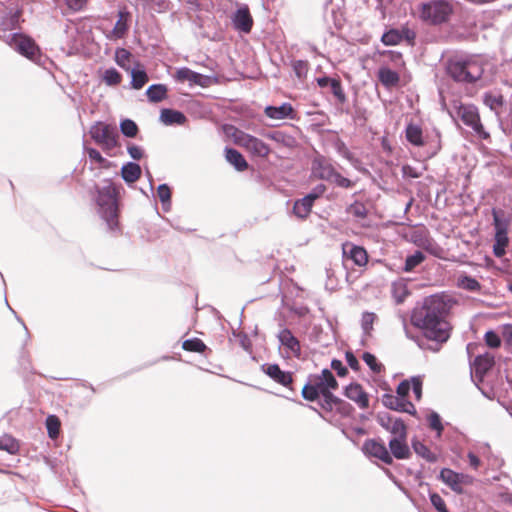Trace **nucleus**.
I'll use <instances>...</instances> for the list:
<instances>
[{"label":"nucleus","instance_id":"obj_1","mask_svg":"<svg viewBox=\"0 0 512 512\" xmlns=\"http://www.w3.org/2000/svg\"><path fill=\"white\" fill-rule=\"evenodd\" d=\"M449 306L438 296L431 295L416 307L411 315L412 324L421 330V335L407 336L423 350L438 352L450 338L451 325L447 320Z\"/></svg>","mask_w":512,"mask_h":512},{"label":"nucleus","instance_id":"obj_2","mask_svg":"<svg viewBox=\"0 0 512 512\" xmlns=\"http://www.w3.org/2000/svg\"><path fill=\"white\" fill-rule=\"evenodd\" d=\"M338 388V382L329 369L321 373L310 375L308 382L302 389V396L308 401L319 399V404L326 414L335 413L340 417L351 415L353 408L346 401L333 395L332 391Z\"/></svg>","mask_w":512,"mask_h":512},{"label":"nucleus","instance_id":"obj_3","mask_svg":"<svg viewBox=\"0 0 512 512\" xmlns=\"http://www.w3.org/2000/svg\"><path fill=\"white\" fill-rule=\"evenodd\" d=\"M485 65L481 55H459L450 59L447 70L457 82L475 83L481 79Z\"/></svg>","mask_w":512,"mask_h":512},{"label":"nucleus","instance_id":"obj_4","mask_svg":"<svg viewBox=\"0 0 512 512\" xmlns=\"http://www.w3.org/2000/svg\"><path fill=\"white\" fill-rule=\"evenodd\" d=\"M119 191L120 186H117L111 180H105L103 186L98 189L97 204L99 206V212L107 223L110 231H116L119 228Z\"/></svg>","mask_w":512,"mask_h":512},{"label":"nucleus","instance_id":"obj_5","mask_svg":"<svg viewBox=\"0 0 512 512\" xmlns=\"http://www.w3.org/2000/svg\"><path fill=\"white\" fill-rule=\"evenodd\" d=\"M310 177L333 183L344 189H350L355 186V181L341 175L334 167L332 160L321 154H317L312 159Z\"/></svg>","mask_w":512,"mask_h":512},{"label":"nucleus","instance_id":"obj_6","mask_svg":"<svg viewBox=\"0 0 512 512\" xmlns=\"http://www.w3.org/2000/svg\"><path fill=\"white\" fill-rule=\"evenodd\" d=\"M453 12L454 7L450 0H430L418 6L420 20L434 26L447 23Z\"/></svg>","mask_w":512,"mask_h":512},{"label":"nucleus","instance_id":"obj_7","mask_svg":"<svg viewBox=\"0 0 512 512\" xmlns=\"http://www.w3.org/2000/svg\"><path fill=\"white\" fill-rule=\"evenodd\" d=\"M89 134L93 141L99 145L106 153L114 149L118 144L117 130L113 125L100 121L96 122L91 126Z\"/></svg>","mask_w":512,"mask_h":512},{"label":"nucleus","instance_id":"obj_8","mask_svg":"<svg viewBox=\"0 0 512 512\" xmlns=\"http://www.w3.org/2000/svg\"><path fill=\"white\" fill-rule=\"evenodd\" d=\"M7 44L26 58L36 61L40 58V48L35 41L22 33H9L6 37Z\"/></svg>","mask_w":512,"mask_h":512},{"label":"nucleus","instance_id":"obj_9","mask_svg":"<svg viewBox=\"0 0 512 512\" xmlns=\"http://www.w3.org/2000/svg\"><path fill=\"white\" fill-rule=\"evenodd\" d=\"M235 142L255 156L265 158L270 154L269 146L259 138L242 131L235 133Z\"/></svg>","mask_w":512,"mask_h":512},{"label":"nucleus","instance_id":"obj_10","mask_svg":"<svg viewBox=\"0 0 512 512\" xmlns=\"http://www.w3.org/2000/svg\"><path fill=\"white\" fill-rule=\"evenodd\" d=\"M173 78L176 82H188L190 86H200L202 88H207L215 83V79L212 76L200 74L188 67L178 68Z\"/></svg>","mask_w":512,"mask_h":512},{"label":"nucleus","instance_id":"obj_11","mask_svg":"<svg viewBox=\"0 0 512 512\" xmlns=\"http://www.w3.org/2000/svg\"><path fill=\"white\" fill-rule=\"evenodd\" d=\"M494 355L489 352L479 353L474 360L470 359L471 378L476 385H479L486 373L493 367Z\"/></svg>","mask_w":512,"mask_h":512},{"label":"nucleus","instance_id":"obj_12","mask_svg":"<svg viewBox=\"0 0 512 512\" xmlns=\"http://www.w3.org/2000/svg\"><path fill=\"white\" fill-rule=\"evenodd\" d=\"M493 218L495 226L493 253L496 257L501 258L505 255L509 243L507 223L501 220L500 212L497 210H493Z\"/></svg>","mask_w":512,"mask_h":512},{"label":"nucleus","instance_id":"obj_13","mask_svg":"<svg viewBox=\"0 0 512 512\" xmlns=\"http://www.w3.org/2000/svg\"><path fill=\"white\" fill-rule=\"evenodd\" d=\"M362 450L368 457L376 458L386 465L393 463L392 456L381 439H367L363 443Z\"/></svg>","mask_w":512,"mask_h":512},{"label":"nucleus","instance_id":"obj_14","mask_svg":"<svg viewBox=\"0 0 512 512\" xmlns=\"http://www.w3.org/2000/svg\"><path fill=\"white\" fill-rule=\"evenodd\" d=\"M21 11L18 8H5L0 6V35L6 40L7 32L16 30L20 27Z\"/></svg>","mask_w":512,"mask_h":512},{"label":"nucleus","instance_id":"obj_15","mask_svg":"<svg viewBox=\"0 0 512 512\" xmlns=\"http://www.w3.org/2000/svg\"><path fill=\"white\" fill-rule=\"evenodd\" d=\"M457 116L463 121L465 125L471 127L476 133H482L483 126L480 122L478 110L474 105L460 104L457 107Z\"/></svg>","mask_w":512,"mask_h":512},{"label":"nucleus","instance_id":"obj_16","mask_svg":"<svg viewBox=\"0 0 512 512\" xmlns=\"http://www.w3.org/2000/svg\"><path fill=\"white\" fill-rule=\"evenodd\" d=\"M377 422L392 435V438L407 436V427L400 418L391 416L390 414H381L378 416Z\"/></svg>","mask_w":512,"mask_h":512},{"label":"nucleus","instance_id":"obj_17","mask_svg":"<svg viewBox=\"0 0 512 512\" xmlns=\"http://www.w3.org/2000/svg\"><path fill=\"white\" fill-rule=\"evenodd\" d=\"M132 16L131 13L124 7L118 11L117 21L111 31L107 33L109 40H119L124 38L130 28Z\"/></svg>","mask_w":512,"mask_h":512},{"label":"nucleus","instance_id":"obj_18","mask_svg":"<svg viewBox=\"0 0 512 512\" xmlns=\"http://www.w3.org/2000/svg\"><path fill=\"white\" fill-rule=\"evenodd\" d=\"M342 250L345 263L351 261L358 267H364L368 263V253L363 247L346 242L343 244Z\"/></svg>","mask_w":512,"mask_h":512},{"label":"nucleus","instance_id":"obj_19","mask_svg":"<svg viewBox=\"0 0 512 512\" xmlns=\"http://www.w3.org/2000/svg\"><path fill=\"white\" fill-rule=\"evenodd\" d=\"M278 340L281 346L284 347L288 357H300L301 345L299 340L293 335L292 331L288 328L282 329L278 334Z\"/></svg>","mask_w":512,"mask_h":512},{"label":"nucleus","instance_id":"obj_20","mask_svg":"<svg viewBox=\"0 0 512 512\" xmlns=\"http://www.w3.org/2000/svg\"><path fill=\"white\" fill-rule=\"evenodd\" d=\"M264 372L275 382L291 390L293 375L291 372L283 371L278 364H267L263 366Z\"/></svg>","mask_w":512,"mask_h":512},{"label":"nucleus","instance_id":"obj_21","mask_svg":"<svg viewBox=\"0 0 512 512\" xmlns=\"http://www.w3.org/2000/svg\"><path fill=\"white\" fill-rule=\"evenodd\" d=\"M345 396L355 402L360 409L369 407V397L363 387L358 383H352L345 388Z\"/></svg>","mask_w":512,"mask_h":512},{"label":"nucleus","instance_id":"obj_22","mask_svg":"<svg viewBox=\"0 0 512 512\" xmlns=\"http://www.w3.org/2000/svg\"><path fill=\"white\" fill-rule=\"evenodd\" d=\"M264 113L268 118L275 120H295L297 118V114L290 103H283L280 106H267Z\"/></svg>","mask_w":512,"mask_h":512},{"label":"nucleus","instance_id":"obj_23","mask_svg":"<svg viewBox=\"0 0 512 512\" xmlns=\"http://www.w3.org/2000/svg\"><path fill=\"white\" fill-rule=\"evenodd\" d=\"M390 454L398 460L409 459L411 457V451L407 443V436L400 438H391L389 440Z\"/></svg>","mask_w":512,"mask_h":512},{"label":"nucleus","instance_id":"obj_24","mask_svg":"<svg viewBox=\"0 0 512 512\" xmlns=\"http://www.w3.org/2000/svg\"><path fill=\"white\" fill-rule=\"evenodd\" d=\"M316 82L320 88H325L329 86L332 94L337 99V101L341 104L345 103L346 95L344 93V90L339 79L324 76L317 78Z\"/></svg>","mask_w":512,"mask_h":512},{"label":"nucleus","instance_id":"obj_25","mask_svg":"<svg viewBox=\"0 0 512 512\" xmlns=\"http://www.w3.org/2000/svg\"><path fill=\"white\" fill-rule=\"evenodd\" d=\"M233 24L239 31L249 33L253 26V19L247 7L239 8L233 17Z\"/></svg>","mask_w":512,"mask_h":512},{"label":"nucleus","instance_id":"obj_26","mask_svg":"<svg viewBox=\"0 0 512 512\" xmlns=\"http://www.w3.org/2000/svg\"><path fill=\"white\" fill-rule=\"evenodd\" d=\"M440 479L448 485L453 491L460 493L462 491V475L449 468H443L440 471Z\"/></svg>","mask_w":512,"mask_h":512},{"label":"nucleus","instance_id":"obj_27","mask_svg":"<svg viewBox=\"0 0 512 512\" xmlns=\"http://www.w3.org/2000/svg\"><path fill=\"white\" fill-rule=\"evenodd\" d=\"M384 404L387 407L396 411L406 412L410 414H413L415 412L414 405L411 402L406 401L405 398L399 396H386L384 399Z\"/></svg>","mask_w":512,"mask_h":512},{"label":"nucleus","instance_id":"obj_28","mask_svg":"<svg viewBox=\"0 0 512 512\" xmlns=\"http://www.w3.org/2000/svg\"><path fill=\"white\" fill-rule=\"evenodd\" d=\"M160 120L165 125H183L187 121V118L178 110L164 108L161 110Z\"/></svg>","mask_w":512,"mask_h":512},{"label":"nucleus","instance_id":"obj_29","mask_svg":"<svg viewBox=\"0 0 512 512\" xmlns=\"http://www.w3.org/2000/svg\"><path fill=\"white\" fill-rule=\"evenodd\" d=\"M405 137L414 146L421 147L424 145L423 130L420 125L409 123L405 129Z\"/></svg>","mask_w":512,"mask_h":512},{"label":"nucleus","instance_id":"obj_30","mask_svg":"<svg viewBox=\"0 0 512 512\" xmlns=\"http://www.w3.org/2000/svg\"><path fill=\"white\" fill-rule=\"evenodd\" d=\"M378 78L383 86L390 88L398 85L400 81L399 73L388 67H380L378 70Z\"/></svg>","mask_w":512,"mask_h":512},{"label":"nucleus","instance_id":"obj_31","mask_svg":"<svg viewBox=\"0 0 512 512\" xmlns=\"http://www.w3.org/2000/svg\"><path fill=\"white\" fill-rule=\"evenodd\" d=\"M225 158L238 171H244L248 167V163L243 157V155L234 148L225 149Z\"/></svg>","mask_w":512,"mask_h":512},{"label":"nucleus","instance_id":"obj_32","mask_svg":"<svg viewBox=\"0 0 512 512\" xmlns=\"http://www.w3.org/2000/svg\"><path fill=\"white\" fill-rule=\"evenodd\" d=\"M313 202L307 196L295 201L293 213L300 219H305L311 213Z\"/></svg>","mask_w":512,"mask_h":512},{"label":"nucleus","instance_id":"obj_33","mask_svg":"<svg viewBox=\"0 0 512 512\" xmlns=\"http://www.w3.org/2000/svg\"><path fill=\"white\" fill-rule=\"evenodd\" d=\"M121 175L127 183H134L141 176V168L136 163L128 162L122 166Z\"/></svg>","mask_w":512,"mask_h":512},{"label":"nucleus","instance_id":"obj_34","mask_svg":"<svg viewBox=\"0 0 512 512\" xmlns=\"http://www.w3.org/2000/svg\"><path fill=\"white\" fill-rule=\"evenodd\" d=\"M412 448L418 456L425 459L426 461H428L430 463H434L437 461V455L435 453H433L428 448V446L425 445L423 442H421L419 440H413Z\"/></svg>","mask_w":512,"mask_h":512},{"label":"nucleus","instance_id":"obj_35","mask_svg":"<svg viewBox=\"0 0 512 512\" xmlns=\"http://www.w3.org/2000/svg\"><path fill=\"white\" fill-rule=\"evenodd\" d=\"M168 89L163 84H154L151 85L147 91L146 95L149 101L157 103L164 100L167 97Z\"/></svg>","mask_w":512,"mask_h":512},{"label":"nucleus","instance_id":"obj_36","mask_svg":"<svg viewBox=\"0 0 512 512\" xmlns=\"http://www.w3.org/2000/svg\"><path fill=\"white\" fill-rule=\"evenodd\" d=\"M20 449L19 442L11 435L0 436V450L7 451L10 454H17Z\"/></svg>","mask_w":512,"mask_h":512},{"label":"nucleus","instance_id":"obj_37","mask_svg":"<svg viewBox=\"0 0 512 512\" xmlns=\"http://www.w3.org/2000/svg\"><path fill=\"white\" fill-rule=\"evenodd\" d=\"M457 286L469 292H477L481 289L480 283L475 278L467 275H460L457 278Z\"/></svg>","mask_w":512,"mask_h":512},{"label":"nucleus","instance_id":"obj_38","mask_svg":"<svg viewBox=\"0 0 512 512\" xmlns=\"http://www.w3.org/2000/svg\"><path fill=\"white\" fill-rule=\"evenodd\" d=\"M381 41L386 46L398 45L403 41V34L401 30L390 29L382 35Z\"/></svg>","mask_w":512,"mask_h":512},{"label":"nucleus","instance_id":"obj_39","mask_svg":"<svg viewBox=\"0 0 512 512\" xmlns=\"http://www.w3.org/2000/svg\"><path fill=\"white\" fill-rule=\"evenodd\" d=\"M425 260V255L421 251H416L414 254L409 255L405 260L403 267L404 272H412L418 265Z\"/></svg>","mask_w":512,"mask_h":512},{"label":"nucleus","instance_id":"obj_40","mask_svg":"<svg viewBox=\"0 0 512 512\" xmlns=\"http://www.w3.org/2000/svg\"><path fill=\"white\" fill-rule=\"evenodd\" d=\"M347 212L357 219H365L368 215V209L363 202L355 201L348 208Z\"/></svg>","mask_w":512,"mask_h":512},{"label":"nucleus","instance_id":"obj_41","mask_svg":"<svg viewBox=\"0 0 512 512\" xmlns=\"http://www.w3.org/2000/svg\"><path fill=\"white\" fill-rule=\"evenodd\" d=\"M182 348L190 352L203 353L206 350L205 343L199 338H192L185 340L182 344Z\"/></svg>","mask_w":512,"mask_h":512},{"label":"nucleus","instance_id":"obj_42","mask_svg":"<svg viewBox=\"0 0 512 512\" xmlns=\"http://www.w3.org/2000/svg\"><path fill=\"white\" fill-rule=\"evenodd\" d=\"M131 85L134 89H141L148 81L147 73L144 70H132Z\"/></svg>","mask_w":512,"mask_h":512},{"label":"nucleus","instance_id":"obj_43","mask_svg":"<svg viewBox=\"0 0 512 512\" xmlns=\"http://www.w3.org/2000/svg\"><path fill=\"white\" fill-rule=\"evenodd\" d=\"M122 80L121 74L115 68H109L104 71L103 81L109 86H116Z\"/></svg>","mask_w":512,"mask_h":512},{"label":"nucleus","instance_id":"obj_44","mask_svg":"<svg viewBox=\"0 0 512 512\" xmlns=\"http://www.w3.org/2000/svg\"><path fill=\"white\" fill-rule=\"evenodd\" d=\"M157 196L162 203L163 209L168 210L171 200V190L169 186L161 184L157 189Z\"/></svg>","mask_w":512,"mask_h":512},{"label":"nucleus","instance_id":"obj_45","mask_svg":"<svg viewBox=\"0 0 512 512\" xmlns=\"http://www.w3.org/2000/svg\"><path fill=\"white\" fill-rule=\"evenodd\" d=\"M46 427L50 438H56L60 430V421L54 416L50 415L46 419Z\"/></svg>","mask_w":512,"mask_h":512},{"label":"nucleus","instance_id":"obj_46","mask_svg":"<svg viewBox=\"0 0 512 512\" xmlns=\"http://www.w3.org/2000/svg\"><path fill=\"white\" fill-rule=\"evenodd\" d=\"M121 132L127 137H135L138 133V126L133 120L125 119L120 123Z\"/></svg>","mask_w":512,"mask_h":512},{"label":"nucleus","instance_id":"obj_47","mask_svg":"<svg viewBox=\"0 0 512 512\" xmlns=\"http://www.w3.org/2000/svg\"><path fill=\"white\" fill-rule=\"evenodd\" d=\"M130 57H131V54L128 50H126L124 48H119L116 50L115 60H116V63L120 67H122L124 69H128L129 63H130Z\"/></svg>","mask_w":512,"mask_h":512},{"label":"nucleus","instance_id":"obj_48","mask_svg":"<svg viewBox=\"0 0 512 512\" xmlns=\"http://www.w3.org/2000/svg\"><path fill=\"white\" fill-rule=\"evenodd\" d=\"M292 68L295 73V75L299 78H305L308 70H309V63L306 60H294L292 62Z\"/></svg>","mask_w":512,"mask_h":512},{"label":"nucleus","instance_id":"obj_49","mask_svg":"<svg viewBox=\"0 0 512 512\" xmlns=\"http://www.w3.org/2000/svg\"><path fill=\"white\" fill-rule=\"evenodd\" d=\"M392 294L398 304L402 303L408 296V290L405 284L394 283L392 286Z\"/></svg>","mask_w":512,"mask_h":512},{"label":"nucleus","instance_id":"obj_50","mask_svg":"<svg viewBox=\"0 0 512 512\" xmlns=\"http://www.w3.org/2000/svg\"><path fill=\"white\" fill-rule=\"evenodd\" d=\"M376 320V314L372 312H364L361 318V327L365 334H369L373 329Z\"/></svg>","mask_w":512,"mask_h":512},{"label":"nucleus","instance_id":"obj_51","mask_svg":"<svg viewBox=\"0 0 512 512\" xmlns=\"http://www.w3.org/2000/svg\"><path fill=\"white\" fill-rule=\"evenodd\" d=\"M362 359L374 373H380L382 371L383 365L377 361L373 354L365 352Z\"/></svg>","mask_w":512,"mask_h":512},{"label":"nucleus","instance_id":"obj_52","mask_svg":"<svg viewBox=\"0 0 512 512\" xmlns=\"http://www.w3.org/2000/svg\"><path fill=\"white\" fill-rule=\"evenodd\" d=\"M484 103L493 110H497L502 106L503 98L501 95L486 93L484 96Z\"/></svg>","mask_w":512,"mask_h":512},{"label":"nucleus","instance_id":"obj_53","mask_svg":"<svg viewBox=\"0 0 512 512\" xmlns=\"http://www.w3.org/2000/svg\"><path fill=\"white\" fill-rule=\"evenodd\" d=\"M89 158L99 164L100 167H108L109 162L95 148H85Z\"/></svg>","mask_w":512,"mask_h":512},{"label":"nucleus","instance_id":"obj_54","mask_svg":"<svg viewBox=\"0 0 512 512\" xmlns=\"http://www.w3.org/2000/svg\"><path fill=\"white\" fill-rule=\"evenodd\" d=\"M484 340H485L486 345L490 348H497L501 344V339H500L499 335L492 330L487 331L485 333Z\"/></svg>","mask_w":512,"mask_h":512},{"label":"nucleus","instance_id":"obj_55","mask_svg":"<svg viewBox=\"0 0 512 512\" xmlns=\"http://www.w3.org/2000/svg\"><path fill=\"white\" fill-rule=\"evenodd\" d=\"M430 501H431V504L433 505V507L438 512H449L447 510V508H446L445 501L443 500V498L438 493H431L430 494Z\"/></svg>","mask_w":512,"mask_h":512},{"label":"nucleus","instance_id":"obj_56","mask_svg":"<svg viewBox=\"0 0 512 512\" xmlns=\"http://www.w3.org/2000/svg\"><path fill=\"white\" fill-rule=\"evenodd\" d=\"M382 55L384 56H388L390 61L394 63V65L397 67V68H404L405 67V62L403 60V57H402V54L400 52H396V51H384L382 53Z\"/></svg>","mask_w":512,"mask_h":512},{"label":"nucleus","instance_id":"obj_57","mask_svg":"<svg viewBox=\"0 0 512 512\" xmlns=\"http://www.w3.org/2000/svg\"><path fill=\"white\" fill-rule=\"evenodd\" d=\"M428 422H429L430 428L433 429V430H436L438 432V435H440V433L443 430V425L441 423L440 416L437 413H432L428 417Z\"/></svg>","mask_w":512,"mask_h":512},{"label":"nucleus","instance_id":"obj_58","mask_svg":"<svg viewBox=\"0 0 512 512\" xmlns=\"http://www.w3.org/2000/svg\"><path fill=\"white\" fill-rule=\"evenodd\" d=\"M68 9L76 12L80 11L87 4L88 0H63Z\"/></svg>","mask_w":512,"mask_h":512},{"label":"nucleus","instance_id":"obj_59","mask_svg":"<svg viewBox=\"0 0 512 512\" xmlns=\"http://www.w3.org/2000/svg\"><path fill=\"white\" fill-rule=\"evenodd\" d=\"M326 190L327 188L324 184H318L306 196L314 203L316 199L320 198L326 192Z\"/></svg>","mask_w":512,"mask_h":512},{"label":"nucleus","instance_id":"obj_60","mask_svg":"<svg viewBox=\"0 0 512 512\" xmlns=\"http://www.w3.org/2000/svg\"><path fill=\"white\" fill-rule=\"evenodd\" d=\"M331 368L337 373L339 377H344L348 373L347 368L343 365L342 361L338 359H333L331 361Z\"/></svg>","mask_w":512,"mask_h":512},{"label":"nucleus","instance_id":"obj_61","mask_svg":"<svg viewBox=\"0 0 512 512\" xmlns=\"http://www.w3.org/2000/svg\"><path fill=\"white\" fill-rule=\"evenodd\" d=\"M346 362L349 365V367L354 370L358 371L360 369V364L356 356L351 352L347 351L345 354Z\"/></svg>","mask_w":512,"mask_h":512},{"label":"nucleus","instance_id":"obj_62","mask_svg":"<svg viewBox=\"0 0 512 512\" xmlns=\"http://www.w3.org/2000/svg\"><path fill=\"white\" fill-rule=\"evenodd\" d=\"M128 153L134 160H140L143 156V149L140 146L137 145H129Z\"/></svg>","mask_w":512,"mask_h":512},{"label":"nucleus","instance_id":"obj_63","mask_svg":"<svg viewBox=\"0 0 512 512\" xmlns=\"http://www.w3.org/2000/svg\"><path fill=\"white\" fill-rule=\"evenodd\" d=\"M411 389V385L408 381H402L397 387V394L399 397L405 398Z\"/></svg>","mask_w":512,"mask_h":512},{"label":"nucleus","instance_id":"obj_64","mask_svg":"<svg viewBox=\"0 0 512 512\" xmlns=\"http://www.w3.org/2000/svg\"><path fill=\"white\" fill-rule=\"evenodd\" d=\"M413 238H414V242L416 244H418L419 246L424 245L425 242L427 241L425 229H421V230L415 231L414 235H413Z\"/></svg>","mask_w":512,"mask_h":512}]
</instances>
